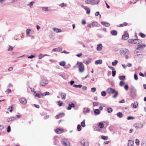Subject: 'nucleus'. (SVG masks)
Wrapping results in <instances>:
<instances>
[{"label":"nucleus","instance_id":"11","mask_svg":"<svg viewBox=\"0 0 146 146\" xmlns=\"http://www.w3.org/2000/svg\"><path fill=\"white\" fill-rule=\"evenodd\" d=\"M19 101L21 103L23 104H25L27 102V101L26 99L23 98H22L20 99L19 100Z\"/></svg>","mask_w":146,"mask_h":146},{"label":"nucleus","instance_id":"44","mask_svg":"<svg viewBox=\"0 0 146 146\" xmlns=\"http://www.w3.org/2000/svg\"><path fill=\"white\" fill-rule=\"evenodd\" d=\"M63 104V102L60 101H58V105L59 106H61Z\"/></svg>","mask_w":146,"mask_h":146},{"label":"nucleus","instance_id":"32","mask_svg":"<svg viewBox=\"0 0 146 146\" xmlns=\"http://www.w3.org/2000/svg\"><path fill=\"white\" fill-rule=\"evenodd\" d=\"M34 3V2L32 1L30 3L27 4V5L28 6L30 7L31 8H32Z\"/></svg>","mask_w":146,"mask_h":146},{"label":"nucleus","instance_id":"60","mask_svg":"<svg viewBox=\"0 0 146 146\" xmlns=\"http://www.w3.org/2000/svg\"><path fill=\"white\" fill-rule=\"evenodd\" d=\"M124 88L125 90H127L128 89V88H129V86H128V85L126 84Z\"/></svg>","mask_w":146,"mask_h":146},{"label":"nucleus","instance_id":"48","mask_svg":"<svg viewBox=\"0 0 146 146\" xmlns=\"http://www.w3.org/2000/svg\"><path fill=\"white\" fill-rule=\"evenodd\" d=\"M81 6V7H82L84 9H85L86 10H87L89 8L87 6H84L83 5H82Z\"/></svg>","mask_w":146,"mask_h":146},{"label":"nucleus","instance_id":"18","mask_svg":"<svg viewBox=\"0 0 146 146\" xmlns=\"http://www.w3.org/2000/svg\"><path fill=\"white\" fill-rule=\"evenodd\" d=\"M42 11L47 12L49 11L48 7H40Z\"/></svg>","mask_w":146,"mask_h":146},{"label":"nucleus","instance_id":"17","mask_svg":"<svg viewBox=\"0 0 146 146\" xmlns=\"http://www.w3.org/2000/svg\"><path fill=\"white\" fill-rule=\"evenodd\" d=\"M75 106L74 104L72 103L71 104H69L67 108V109L68 110H70L73 107H74Z\"/></svg>","mask_w":146,"mask_h":146},{"label":"nucleus","instance_id":"28","mask_svg":"<svg viewBox=\"0 0 146 146\" xmlns=\"http://www.w3.org/2000/svg\"><path fill=\"white\" fill-rule=\"evenodd\" d=\"M98 127L101 129H102L104 127V125L102 122H100L99 123Z\"/></svg>","mask_w":146,"mask_h":146},{"label":"nucleus","instance_id":"42","mask_svg":"<svg viewBox=\"0 0 146 146\" xmlns=\"http://www.w3.org/2000/svg\"><path fill=\"white\" fill-rule=\"evenodd\" d=\"M139 35L142 38H144L146 35L145 34H143V33H140L139 34Z\"/></svg>","mask_w":146,"mask_h":146},{"label":"nucleus","instance_id":"51","mask_svg":"<svg viewBox=\"0 0 146 146\" xmlns=\"http://www.w3.org/2000/svg\"><path fill=\"white\" fill-rule=\"evenodd\" d=\"M50 94V93L49 92H45L42 95L43 96H46V95H48Z\"/></svg>","mask_w":146,"mask_h":146},{"label":"nucleus","instance_id":"59","mask_svg":"<svg viewBox=\"0 0 146 146\" xmlns=\"http://www.w3.org/2000/svg\"><path fill=\"white\" fill-rule=\"evenodd\" d=\"M93 106H97L98 104V102H94L93 103Z\"/></svg>","mask_w":146,"mask_h":146},{"label":"nucleus","instance_id":"63","mask_svg":"<svg viewBox=\"0 0 146 146\" xmlns=\"http://www.w3.org/2000/svg\"><path fill=\"white\" fill-rule=\"evenodd\" d=\"M82 23L83 25H84L86 24V21L85 20L83 19L82 20Z\"/></svg>","mask_w":146,"mask_h":146},{"label":"nucleus","instance_id":"16","mask_svg":"<svg viewBox=\"0 0 146 146\" xmlns=\"http://www.w3.org/2000/svg\"><path fill=\"white\" fill-rule=\"evenodd\" d=\"M91 59L90 58H88L87 59H86L84 61V63L86 64H89L91 61Z\"/></svg>","mask_w":146,"mask_h":146},{"label":"nucleus","instance_id":"46","mask_svg":"<svg viewBox=\"0 0 146 146\" xmlns=\"http://www.w3.org/2000/svg\"><path fill=\"white\" fill-rule=\"evenodd\" d=\"M81 126L80 125H78L77 126V129L78 131H80L81 130Z\"/></svg>","mask_w":146,"mask_h":146},{"label":"nucleus","instance_id":"52","mask_svg":"<svg viewBox=\"0 0 146 146\" xmlns=\"http://www.w3.org/2000/svg\"><path fill=\"white\" fill-rule=\"evenodd\" d=\"M135 143L137 145H138L139 144V141L138 139H136Z\"/></svg>","mask_w":146,"mask_h":146},{"label":"nucleus","instance_id":"12","mask_svg":"<svg viewBox=\"0 0 146 146\" xmlns=\"http://www.w3.org/2000/svg\"><path fill=\"white\" fill-rule=\"evenodd\" d=\"M81 143L82 145L84 146H88V143L87 141H86L84 140H82L81 141Z\"/></svg>","mask_w":146,"mask_h":146},{"label":"nucleus","instance_id":"5","mask_svg":"<svg viewBox=\"0 0 146 146\" xmlns=\"http://www.w3.org/2000/svg\"><path fill=\"white\" fill-rule=\"evenodd\" d=\"M78 64H79L78 65L79 70L80 72H84V67L83 64L81 62H78L76 65H77Z\"/></svg>","mask_w":146,"mask_h":146},{"label":"nucleus","instance_id":"45","mask_svg":"<svg viewBox=\"0 0 146 146\" xmlns=\"http://www.w3.org/2000/svg\"><path fill=\"white\" fill-rule=\"evenodd\" d=\"M58 141L57 139H55L54 141V145H57L58 143Z\"/></svg>","mask_w":146,"mask_h":146},{"label":"nucleus","instance_id":"4","mask_svg":"<svg viewBox=\"0 0 146 146\" xmlns=\"http://www.w3.org/2000/svg\"><path fill=\"white\" fill-rule=\"evenodd\" d=\"M62 144L66 146H70V143L68 139L66 138H63L61 140Z\"/></svg>","mask_w":146,"mask_h":146},{"label":"nucleus","instance_id":"25","mask_svg":"<svg viewBox=\"0 0 146 146\" xmlns=\"http://www.w3.org/2000/svg\"><path fill=\"white\" fill-rule=\"evenodd\" d=\"M111 33L112 35L116 36L117 35V32L116 30H112L111 32Z\"/></svg>","mask_w":146,"mask_h":146},{"label":"nucleus","instance_id":"56","mask_svg":"<svg viewBox=\"0 0 146 146\" xmlns=\"http://www.w3.org/2000/svg\"><path fill=\"white\" fill-rule=\"evenodd\" d=\"M135 118L134 117H131V116H129L127 117V119L128 120L132 119H134Z\"/></svg>","mask_w":146,"mask_h":146},{"label":"nucleus","instance_id":"27","mask_svg":"<svg viewBox=\"0 0 146 146\" xmlns=\"http://www.w3.org/2000/svg\"><path fill=\"white\" fill-rule=\"evenodd\" d=\"M116 115L117 116L120 118L122 117L123 116V114L121 112H119L117 113Z\"/></svg>","mask_w":146,"mask_h":146},{"label":"nucleus","instance_id":"31","mask_svg":"<svg viewBox=\"0 0 146 146\" xmlns=\"http://www.w3.org/2000/svg\"><path fill=\"white\" fill-rule=\"evenodd\" d=\"M119 78L120 80H124L125 79V77L124 76H121L119 77Z\"/></svg>","mask_w":146,"mask_h":146},{"label":"nucleus","instance_id":"61","mask_svg":"<svg viewBox=\"0 0 146 146\" xmlns=\"http://www.w3.org/2000/svg\"><path fill=\"white\" fill-rule=\"evenodd\" d=\"M91 89V91L93 92H94L96 91V88L94 87L92 88Z\"/></svg>","mask_w":146,"mask_h":146},{"label":"nucleus","instance_id":"7","mask_svg":"<svg viewBox=\"0 0 146 146\" xmlns=\"http://www.w3.org/2000/svg\"><path fill=\"white\" fill-rule=\"evenodd\" d=\"M48 83V80L45 79H42L41 80L40 82V85L42 86H44L47 84Z\"/></svg>","mask_w":146,"mask_h":146},{"label":"nucleus","instance_id":"13","mask_svg":"<svg viewBox=\"0 0 146 146\" xmlns=\"http://www.w3.org/2000/svg\"><path fill=\"white\" fill-rule=\"evenodd\" d=\"M129 38V35L128 33H125L122 36V39L124 40H126Z\"/></svg>","mask_w":146,"mask_h":146},{"label":"nucleus","instance_id":"29","mask_svg":"<svg viewBox=\"0 0 146 146\" xmlns=\"http://www.w3.org/2000/svg\"><path fill=\"white\" fill-rule=\"evenodd\" d=\"M49 55L47 54H40L38 57V59H40L41 58H42L43 57L45 56H49Z\"/></svg>","mask_w":146,"mask_h":146},{"label":"nucleus","instance_id":"38","mask_svg":"<svg viewBox=\"0 0 146 146\" xmlns=\"http://www.w3.org/2000/svg\"><path fill=\"white\" fill-rule=\"evenodd\" d=\"M117 63L118 61L116 60H115L114 62H112V64L113 66H115L117 64Z\"/></svg>","mask_w":146,"mask_h":146},{"label":"nucleus","instance_id":"15","mask_svg":"<svg viewBox=\"0 0 146 146\" xmlns=\"http://www.w3.org/2000/svg\"><path fill=\"white\" fill-rule=\"evenodd\" d=\"M62 50V48L61 47H59L58 48H54L53 50L52 51L53 52H56V51H58V52H60Z\"/></svg>","mask_w":146,"mask_h":146},{"label":"nucleus","instance_id":"62","mask_svg":"<svg viewBox=\"0 0 146 146\" xmlns=\"http://www.w3.org/2000/svg\"><path fill=\"white\" fill-rule=\"evenodd\" d=\"M90 12V10L89 8L87 10L86 13L87 14H89Z\"/></svg>","mask_w":146,"mask_h":146},{"label":"nucleus","instance_id":"49","mask_svg":"<svg viewBox=\"0 0 146 146\" xmlns=\"http://www.w3.org/2000/svg\"><path fill=\"white\" fill-rule=\"evenodd\" d=\"M116 71L115 70H113L112 72V75L113 77H114L116 74Z\"/></svg>","mask_w":146,"mask_h":146},{"label":"nucleus","instance_id":"50","mask_svg":"<svg viewBox=\"0 0 146 146\" xmlns=\"http://www.w3.org/2000/svg\"><path fill=\"white\" fill-rule=\"evenodd\" d=\"M141 55H142V54H136V55H135V56L134 58H139V57L140 56H141Z\"/></svg>","mask_w":146,"mask_h":146},{"label":"nucleus","instance_id":"55","mask_svg":"<svg viewBox=\"0 0 146 146\" xmlns=\"http://www.w3.org/2000/svg\"><path fill=\"white\" fill-rule=\"evenodd\" d=\"M7 131L8 132H9L11 131V127L9 126L7 127Z\"/></svg>","mask_w":146,"mask_h":146},{"label":"nucleus","instance_id":"6","mask_svg":"<svg viewBox=\"0 0 146 146\" xmlns=\"http://www.w3.org/2000/svg\"><path fill=\"white\" fill-rule=\"evenodd\" d=\"M119 53L121 55L129 54L128 50L126 48L122 49L120 50Z\"/></svg>","mask_w":146,"mask_h":146},{"label":"nucleus","instance_id":"40","mask_svg":"<svg viewBox=\"0 0 146 146\" xmlns=\"http://www.w3.org/2000/svg\"><path fill=\"white\" fill-rule=\"evenodd\" d=\"M138 104L137 102H135L133 104V107L134 108H136L137 107Z\"/></svg>","mask_w":146,"mask_h":146},{"label":"nucleus","instance_id":"3","mask_svg":"<svg viewBox=\"0 0 146 146\" xmlns=\"http://www.w3.org/2000/svg\"><path fill=\"white\" fill-rule=\"evenodd\" d=\"M130 89L131 96L132 98L134 99L135 98L136 96V90L134 87H131Z\"/></svg>","mask_w":146,"mask_h":146},{"label":"nucleus","instance_id":"33","mask_svg":"<svg viewBox=\"0 0 146 146\" xmlns=\"http://www.w3.org/2000/svg\"><path fill=\"white\" fill-rule=\"evenodd\" d=\"M59 6L61 8H62L64 7H66L67 6V4L66 3H63L61 4H59Z\"/></svg>","mask_w":146,"mask_h":146},{"label":"nucleus","instance_id":"57","mask_svg":"<svg viewBox=\"0 0 146 146\" xmlns=\"http://www.w3.org/2000/svg\"><path fill=\"white\" fill-rule=\"evenodd\" d=\"M97 23L96 22H93L92 23V25L93 27L96 26Z\"/></svg>","mask_w":146,"mask_h":146},{"label":"nucleus","instance_id":"9","mask_svg":"<svg viewBox=\"0 0 146 146\" xmlns=\"http://www.w3.org/2000/svg\"><path fill=\"white\" fill-rule=\"evenodd\" d=\"M145 47V44H139L137 46V47L136 48V50H140V49H141L142 48H143L144 47Z\"/></svg>","mask_w":146,"mask_h":146},{"label":"nucleus","instance_id":"19","mask_svg":"<svg viewBox=\"0 0 146 146\" xmlns=\"http://www.w3.org/2000/svg\"><path fill=\"white\" fill-rule=\"evenodd\" d=\"M128 146H132L134 143V142L133 141L131 140H128Z\"/></svg>","mask_w":146,"mask_h":146},{"label":"nucleus","instance_id":"34","mask_svg":"<svg viewBox=\"0 0 146 146\" xmlns=\"http://www.w3.org/2000/svg\"><path fill=\"white\" fill-rule=\"evenodd\" d=\"M127 23L126 22H124L123 23L120 24L119 25L117 26L118 27H123L124 26H125L127 25Z\"/></svg>","mask_w":146,"mask_h":146},{"label":"nucleus","instance_id":"64","mask_svg":"<svg viewBox=\"0 0 146 146\" xmlns=\"http://www.w3.org/2000/svg\"><path fill=\"white\" fill-rule=\"evenodd\" d=\"M141 146H146V144L145 142L143 141L141 143Z\"/></svg>","mask_w":146,"mask_h":146},{"label":"nucleus","instance_id":"8","mask_svg":"<svg viewBox=\"0 0 146 146\" xmlns=\"http://www.w3.org/2000/svg\"><path fill=\"white\" fill-rule=\"evenodd\" d=\"M133 126L137 129L142 128L143 127V125L141 123H135L133 125Z\"/></svg>","mask_w":146,"mask_h":146},{"label":"nucleus","instance_id":"43","mask_svg":"<svg viewBox=\"0 0 146 146\" xmlns=\"http://www.w3.org/2000/svg\"><path fill=\"white\" fill-rule=\"evenodd\" d=\"M106 94V93L105 91H102L101 92V95L103 97L105 96Z\"/></svg>","mask_w":146,"mask_h":146},{"label":"nucleus","instance_id":"54","mask_svg":"<svg viewBox=\"0 0 146 146\" xmlns=\"http://www.w3.org/2000/svg\"><path fill=\"white\" fill-rule=\"evenodd\" d=\"M31 32V29H27L26 30V33L27 35H28Z\"/></svg>","mask_w":146,"mask_h":146},{"label":"nucleus","instance_id":"24","mask_svg":"<svg viewBox=\"0 0 146 146\" xmlns=\"http://www.w3.org/2000/svg\"><path fill=\"white\" fill-rule=\"evenodd\" d=\"M102 45L101 44H98L97 47V50L98 51H100L102 49Z\"/></svg>","mask_w":146,"mask_h":146},{"label":"nucleus","instance_id":"2","mask_svg":"<svg viewBox=\"0 0 146 146\" xmlns=\"http://www.w3.org/2000/svg\"><path fill=\"white\" fill-rule=\"evenodd\" d=\"M99 2V0H86L85 1L86 4L92 5L98 4Z\"/></svg>","mask_w":146,"mask_h":146},{"label":"nucleus","instance_id":"36","mask_svg":"<svg viewBox=\"0 0 146 146\" xmlns=\"http://www.w3.org/2000/svg\"><path fill=\"white\" fill-rule=\"evenodd\" d=\"M108 112L109 113H110L113 111V110L111 108H108L107 109Z\"/></svg>","mask_w":146,"mask_h":146},{"label":"nucleus","instance_id":"10","mask_svg":"<svg viewBox=\"0 0 146 146\" xmlns=\"http://www.w3.org/2000/svg\"><path fill=\"white\" fill-rule=\"evenodd\" d=\"M142 41L141 40L138 39H134V40L133 44H139L142 42Z\"/></svg>","mask_w":146,"mask_h":146},{"label":"nucleus","instance_id":"39","mask_svg":"<svg viewBox=\"0 0 146 146\" xmlns=\"http://www.w3.org/2000/svg\"><path fill=\"white\" fill-rule=\"evenodd\" d=\"M101 138L102 139H103L104 140H107L108 139V136H106L102 135V136Z\"/></svg>","mask_w":146,"mask_h":146},{"label":"nucleus","instance_id":"41","mask_svg":"<svg viewBox=\"0 0 146 146\" xmlns=\"http://www.w3.org/2000/svg\"><path fill=\"white\" fill-rule=\"evenodd\" d=\"M73 86L75 88H81L82 86V85L81 84H79L78 85L76 84H74L73 85Z\"/></svg>","mask_w":146,"mask_h":146},{"label":"nucleus","instance_id":"30","mask_svg":"<svg viewBox=\"0 0 146 146\" xmlns=\"http://www.w3.org/2000/svg\"><path fill=\"white\" fill-rule=\"evenodd\" d=\"M94 113L96 115H98L100 113V111L98 109H96L94 110Z\"/></svg>","mask_w":146,"mask_h":146},{"label":"nucleus","instance_id":"14","mask_svg":"<svg viewBox=\"0 0 146 146\" xmlns=\"http://www.w3.org/2000/svg\"><path fill=\"white\" fill-rule=\"evenodd\" d=\"M55 132L57 134H60L63 133L64 131L63 130L57 128L55 130Z\"/></svg>","mask_w":146,"mask_h":146},{"label":"nucleus","instance_id":"20","mask_svg":"<svg viewBox=\"0 0 146 146\" xmlns=\"http://www.w3.org/2000/svg\"><path fill=\"white\" fill-rule=\"evenodd\" d=\"M60 94L62 97V100H65L66 99V94L62 92L60 93Z\"/></svg>","mask_w":146,"mask_h":146},{"label":"nucleus","instance_id":"35","mask_svg":"<svg viewBox=\"0 0 146 146\" xmlns=\"http://www.w3.org/2000/svg\"><path fill=\"white\" fill-rule=\"evenodd\" d=\"M60 65L62 66H64L66 64V62L65 61H61L59 63Z\"/></svg>","mask_w":146,"mask_h":146},{"label":"nucleus","instance_id":"47","mask_svg":"<svg viewBox=\"0 0 146 146\" xmlns=\"http://www.w3.org/2000/svg\"><path fill=\"white\" fill-rule=\"evenodd\" d=\"M134 40V39H129L128 40V42L131 44H133Z\"/></svg>","mask_w":146,"mask_h":146},{"label":"nucleus","instance_id":"22","mask_svg":"<svg viewBox=\"0 0 146 146\" xmlns=\"http://www.w3.org/2000/svg\"><path fill=\"white\" fill-rule=\"evenodd\" d=\"M16 118L15 117H13L9 118H8L7 121V122H9L11 121H14L16 119Z\"/></svg>","mask_w":146,"mask_h":146},{"label":"nucleus","instance_id":"23","mask_svg":"<svg viewBox=\"0 0 146 146\" xmlns=\"http://www.w3.org/2000/svg\"><path fill=\"white\" fill-rule=\"evenodd\" d=\"M53 30L56 33H60L62 32V30L56 27L54 28Z\"/></svg>","mask_w":146,"mask_h":146},{"label":"nucleus","instance_id":"21","mask_svg":"<svg viewBox=\"0 0 146 146\" xmlns=\"http://www.w3.org/2000/svg\"><path fill=\"white\" fill-rule=\"evenodd\" d=\"M101 23L102 25H104V26L106 27H109L110 25V24L108 23L103 21L101 22Z\"/></svg>","mask_w":146,"mask_h":146},{"label":"nucleus","instance_id":"26","mask_svg":"<svg viewBox=\"0 0 146 146\" xmlns=\"http://www.w3.org/2000/svg\"><path fill=\"white\" fill-rule=\"evenodd\" d=\"M102 63V60H97L95 62V64L96 65L101 64Z\"/></svg>","mask_w":146,"mask_h":146},{"label":"nucleus","instance_id":"1","mask_svg":"<svg viewBox=\"0 0 146 146\" xmlns=\"http://www.w3.org/2000/svg\"><path fill=\"white\" fill-rule=\"evenodd\" d=\"M107 92L109 94L111 93L113 94L115 93V94L112 96V97L114 98H116L118 94V92L117 91L111 88H109L107 89Z\"/></svg>","mask_w":146,"mask_h":146},{"label":"nucleus","instance_id":"58","mask_svg":"<svg viewBox=\"0 0 146 146\" xmlns=\"http://www.w3.org/2000/svg\"><path fill=\"white\" fill-rule=\"evenodd\" d=\"M134 78L135 80H137L138 79L137 75L136 74H134Z\"/></svg>","mask_w":146,"mask_h":146},{"label":"nucleus","instance_id":"37","mask_svg":"<svg viewBox=\"0 0 146 146\" xmlns=\"http://www.w3.org/2000/svg\"><path fill=\"white\" fill-rule=\"evenodd\" d=\"M81 126L83 127H84L85 126V121L83 120L81 123Z\"/></svg>","mask_w":146,"mask_h":146},{"label":"nucleus","instance_id":"53","mask_svg":"<svg viewBox=\"0 0 146 146\" xmlns=\"http://www.w3.org/2000/svg\"><path fill=\"white\" fill-rule=\"evenodd\" d=\"M125 84V82L123 81H120L119 83V85L121 86H122Z\"/></svg>","mask_w":146,"mask_h":146}]
</instances>
